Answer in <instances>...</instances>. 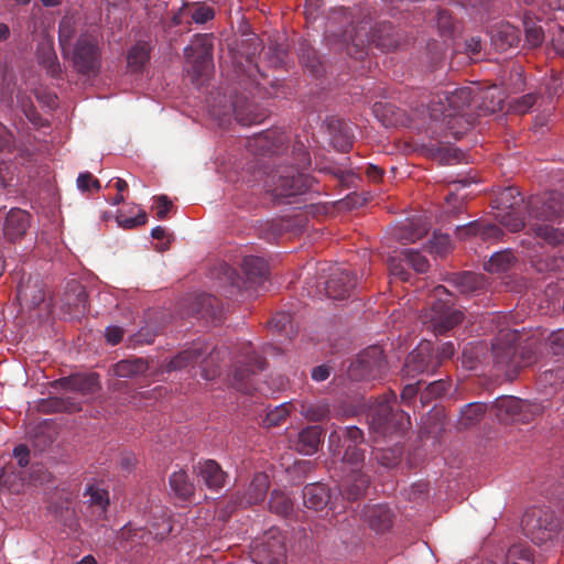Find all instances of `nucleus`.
<instances>
[{
    "mask_svg": "<svg viewBox=\"0 0 564 564\" xmlns=\"http://www.w3.org/2000/svg\"><path fill=\"white\" fill-rule=\"evenodd\" d=\"M558 217L564 218V210L556 196L552 195L547 200L534 199L530 203L528 225L535 237L550 246L564 243V231L551 225Z\"/></svg>",
    "mask_w": 564,
    "mask_h": 564,
    "instance_id": "1",
    "label": "nucleus"
},
{
    "mask_svg": "<svg viewBox=\"0 0 564 564\" xmlns=\"http://www.w3.org/2000/svg\"><path fill=\"white\" fill-rule=\"evenodd\" d=\"M452 295L443 285L436 286L430 299V307L422 318L427 329L435 335H443L463 322L464 313L455 308Z\"/></svg>",
    "mask_w": 564,
    "mask_h": 564,
    "instance_id": "2",
    "label": "nucleus"
},
{
    "mask_svg": "<svg viewBox=\"0 0 564 564\" xmlns=\"http://www.w3.org/2000/svg\"><path fill=\"white\" fill-rule=\"evenodd\" d=\"M393 400H395V394L390 392L389 394L378 398L370 408V429L383 436L404 431L411 424L406 412L392 410L391 401Z\"/></svg>",
    "mask_w": 564,
    "mask_h": 564,
    "instance_id": "3",
    "label": "nucleus"
},
{
    "mask_svg": "<svg viewBox=\"0 0 564 564\" xmlns=\"http://www.w3.org/2000/svg\"><path fill=\"white\" fill-rule=\"evenodd\" d=\"M25 158L22 149H15L12 133L0 126V185L2 188L18 184L23 174Z\"/></svg>",
    "mask_w": 564,
    "mask_h": 564,
    "instance_id": "4",
    "label": "nucleus"
},
{
    "mask_svg": "<svg viewBox=\"0 0 564 564\" xmlns=\"http://www.w3.org/2000/svg\"><path fill=\"white\" fill-rule=\"evenodd\" d=\"M521 522L523 531L535 544L552 541L560 531L555 513L549 508H530L523 514Z\"/></svg>",
    "mask_w": 564,
    "mask_h": 564,
    "instance_id": "5",
    "label": "nucleus"
},
{
    "mask_svg": "<svg viewBox=\"0 0 564 564\" xmlns=\"http://www.w3.org/2000/svg\"><path fill=\"white\" fill-rule=\"evenodd\" d=\"M436 99L430 105V113L434 119L452 118L463 113L474 99L470 87H460L453 90H443L436 94Z\"/></svg>",
    "mask_w": 564,
    "mask_h": 564,
    "instance_id": "6",
    "label": "nucleus"
},
{
    "mask_svg": "<svg viewBox=\"0 0 564 564\" xmlns=\"http://www.w3.org/2000/svg\"><path fill=\"white\" fill-rule=\"evenodd\" d=\"M74 69L82 75H96L101 66V50L96 35L82 34L72 51Z\"/></svg>",
    "mask_w": 564,
    "mask_h": 564,
    "instance_id": "7",
    "label": "nucleus"
},
{
    "mask_svg": "<svg viewBox=\"0 0 564 564\" xmlns=\"http://www.w3.org/2000/svg\"><path fill=\"white\" fill-rule=\"evenodd\" d=\"M186 56L185 70L191 77L193 84H203L209 77L214 69L212 45L199 40L184 48Z\"/></svg>",
    "mask_w": 564,
    "mask_h": 564,
    "instance_id": "8",
    "label": "nucleus"
},
{
    "mask_svg": "<svg viewBox=\"0 0 564 564\" xmlns=\"http://www.w3.org/2000/svg\"><path fill=\"white\" fill-rule=\"evenodd\" d=\"M386 370L387 361L383 350L379 346H370L350 365L348 376L354 380H375Z\"/></svg>",
    "mask_w": 564,
    "mask_h": 564,
    "instance_id": "9",
    "label": "nucleus"
},
{
    "mask_svg": "<svg viewBox=\"0 0 564 564\" xmlns=\"http://www.w3.org/2000/svg\"><path fill=\"white\" fill-rule=\"evenodd\" d=\"M267 191L275 198L290 197L304 193L307 189L306 177L293 169L273 174L265 182Z\"/></svg>",
    "mask_w": 564,
    "mask_h": 564,
    "instance_id": "10",
    "label": "nucleus"
},
{
    "mask_svg": "<svg viewBox=\"0 0 564 564\" xmlns=\"http://www.w3.org/2000/svg\"><path fill=\"white\" fill-rule=\"evenodd\" d=\"M440 366L441 360L434 358L432 344L422 341L408 355L402 371L405 377L414 378L421 373H433Z\"/></svg>",
    "mask_w": 564,
    "mask_h": 564,
    "instance_id": "11",
    "label": "nucleus"
},
{
    "mask_svg": "<svg viewBox=\"0 0 564 564\" xmlns=\"http://www.w3.org/2000/svg\"><path fill=\"white\" fill-rule=\"evenodd\" d=\"M356 46L364 47L365 43L373 44L382 51H390L399 45V39L394 32V29L389 22H381L376 24L368 34L367 25H360L356 32Z\"/></svg>",
    "mask_w": 564,
    "mask_h": 564,
    "instance_id": "12",
    "label": "nucleus"
},
{
    "mask_svg": "<svg viewBox=\"0 0 564 564\" xmlns=\"http://www.w3.org/2000/svg\"><path fill=\"white\" fill-rule=\"evenodd\" d=\"M265 359L256 352H247L246 359L235 366L231 384L239 391H251V377L265 368Z\"/></svg>",
    "mask_w": 564,
    "mask_h": 564,
    "instance_id": "13",
    "label": "nucleus"
},
{
    "mask_svg": "<svg viewBox=\"0 0 564 564\" xmlns=\"http://www.w3.org/2000/svg\"><path fill=\"white\" fill-rule=\"evenodd\" d=\"M31 226V215L21 208H11L4 217L2 234L8 242L21 240Z\"/></svg>",
    "mask_w": 564,
    "mask_h": 564,
    "instance_id": "14",
    "label": "nucleus"
},
{
    "mask_svg": "<svg viewBox=\"0 0 564 564\" xmlns=\"http://www.w3.org/2000/svg\"><path fill=\"white\" fill-rule=\"evenodd\" d=\"M356 285V276L346 269H336L325 283V292L329 299L344 300L349 296Z\"/></svg>",
    "mask_w": 564,
    "mask_h": 564,
    "instance_id": "15",
    "label": "nucleus"
},
{
    "mask_svg": "<svg viewBox=\"0 0 564 564\" xmlns=\"http://www.w3.org/2000/svg\"><path fill=\"white\" fill-rule=\"evenodd\" d=\"M55 386L83 395L95 393L100 388L99 377L96 373H75L58 379Z\"/></svg>",
    "mask_w": 564,
    "mask_h": 564,
    "instance_id": "16",
    "label": "nucleus"
},
{
    "mask_svg": "<svg viewBox=\"0 0 564 564\" xmlns=\"http://www.w3.org/2000/svg\"><path fill=\"white\" fill-rule=\"evenodd\" d=\"M194 471L197 475L198 481L212 490H218L225 485L226 473L214 459L198 462L194 467Z\"/></svg>",
    "mask_w": 564,
    "mask_h": 564,
    "instance_id": "17",
    "label": "nucleus"
},
{
    "mask_svg": "<svg viewBox=\"0 0 564 564\" xmlns=\"http://www.w3.org/2000/svg\"><path fill=\"white\" fill-rule=\"evenodd\" d=\"M17 297L22 305L34 308L40 305L45 297L43 284L37 278H22L18 286Z\"/></svg>",
    "mask_w": 564,
    "mask_h": 564,
    "instance_id": "18",
    "label": "nucleus"
},
{
    "mask_svg": "<svg viewBox=\"0 0 564 564\" xmlns=\"http://www.w3.org/2000/svg\"><path fill=\"white\" fill-rule=\"evenodd\" d=\"M456 236L459 239H466L470 236H475L479 237L484 241H491L500 239L502 231L497 225L475 220L467 225L458 226L456 228Z\"/></svg>",
    "mask_w": 564,
    "mask_h": 564,
    "instance_id": "19",
    "label": "nucleus"
},
{
    "mask_svg": "<svg viewBox=\"0 0 564 564\" xmlns=\"http://www.w3.org/2000/svg\"><path fill=\"white\" fill-rule=\"evenodd\" d=\"M270 487L269 477L264 473H257L245 494L238 497V505L249 507L263 501Z\"/></svg>",
    "mask_w": 564,
    "mask_h": 564,
    "instance_id": "20",
    "label": "nucleus"
},
{
    "mask_svg": "<svg viewBox=\"0 0 564 564\" xmlns=\"http://www.w3.org/2000/svg\"><path fill=\"white\" fill-rule=\"evenodd\" d=\"M207 354V345L196 343L189 348L178 352L166 365L167 371L182 370L187 367L200 365L203 356Z\"/></svg>",
    "mask_w": 564,
    "mask_h": 564,
    "instance_id": "21",
    "label": "nucleus"
},
{
    "mask_svg": "<svg viewBox=\"0 0 564 564\" xmlns=\"http://www.w3.org/2000/svg\"><path fill=\"white\" fill-rule=\"evenodd\" d=\"M365 521L370 529L383 533L388 531L393 523V512L388 506L373 505L366 507L364 511Z\"/></svg>",
    "mask_w": 564,
    "mask_h": 564,
    "instance_id": "22",
    "label": "nucleus"
},
{
    "mask_svg": "<svg viewBox=\"0 0 564 564\" xmlns=\"http://www.w3.org/2000/svg\"><path fill=\"white\" fill-rule=\"evenodd\" d=\"M492 406L496 409V415L500 421L519 422L523 400L510 395H502L495 400Z\"/></svg>",
    "mask_w": 564,
    "mask_h": 564,
    "instance_id": "23",
    "label": "nucleus"
},
{
    "mask_svg": "<svg viewBox=\"0 0 564 564\" xmlns=\"http://www.w3.org/2000/svg\"><path fill=\"white\" fill-rule=\"evenodd\" d=\"M496 218L511 232L520 231L525 226L530 228L528 225L529 220L524 221L523 208L518 203L506 208H499ZM529 230L532 231L531 229Z\"/></svg>",
    "mask_w": 564,
    "mask_h": 564,
    "instance_id": "24",
    "label": "nucleus"
},
{
    "mask_svg": "<svg viewBox=\"0 0 564 564\" xmlns=\"http://www.w3.org/2000/svg\"><path fill=\"white\" fill-rule=\"evenodd\" d=\"M491 41L497 50L506 51L519 43V30L509 23H501L492 30Z\"/></svg>",
    "mask_w": 564,
    "mask_h": 564,
    "instance_id": "25",
    "label": "nucleus"
},
{
    "mask_svg": "<svg viewBox=\"0 0 564 564\" xmlns=\"http://www.w3.org/2000/svg\"><path fill=\"white\" fill-rule=\"evenodd\" d=\"M304 506L313 510H322L329 502V491L322 484H310L303 488Z\"/></svg>",
    "mask_w": 564,
    "mask_h": 564,
    "instance_id": "26",
    "label": "nucleus"
},
{
    "mask_svg": "<svg viewBox=\"0 0 564 564\" xmlns=\"http://www.w3.org/2000/svg\"><path fill=\"white\" fill-rule=\"evenodd\" d=\"M323 430L319 426H307L299 433L295 448L304 455L314 454L321 443Z\"/></svg>",
    "mask_w": 564,
    "mask_h": 564,
    "instance_id": "27",
    "label": "nucleus"
},
{
    "mask_svg": "<svg viewBox=\"0 0 564 564\" xmlns=\"http://www.w3.org/2000/svg\"><path fill=\"white\" fill-rule=\"evenodd\" d=\"M149 369V364L143 358L124 359L117 362L113 372L119 378L130 379L144 375Z\"/></svg>",
    "mask_w": 564,
    "mask_h": 564,
    "instance_id": "28",
    "label": "nucleus"
},
{
    "mask_svg": "<svg viewBox=\"0 0 564 564\" xmlns=\"http://www.w3.org/2000/svg\"><path fill=\"white\" fill-rule=\"evenodd\" d=\"M296 410L311 422H319L329 416V405L325 401L296 403Z\"/></svg>",
    "mask_w": 564,
    "mask_h": 564,
    "instance_id": "29",
    "label": "nucleus"
},
{
    "mask_svg": "<svg viewBox=\"0 0 564 564\" xmlns=\"http://www.w3.org/2000/svg\"><path fill=\"white\" fill-rule=\"evenodd\" d=\"M150 58V47L145 42L133 45L127 55L128 68L131 72H140Z\"/></svg>",
    "mask_w": 564,
    "mask_h": 564,
    "instance_id": "30",
    "label": "nucleus"
},
{
    "mask_svg": "<svg viewBox=\"0 0 564 564\" xmlns=\"http://www.w3.org/2000/svg\"><path fill=\"white\" fill-rule=\"evenodd\" d=\"M485 276L479 273L464 272L454 279V283L460 293L470 294L484 289Z\"/></svg>",
    "mask_w": 564,
    "mask_h": 564,
    "instance_id": "31",
    "label": "nucleus"
},
{
    "mask_svg": "<svg viewBox=\"0 0 564 564\" xmlns=\"http://www.w3.org/2000/svg\"><path fill=\"white\" fill-rule=\"evenodd\" d=\"M516 262V257L510 250L496 252L484 264V269L490 273L506 272L512 268Z\"/></svg>",
    "mask_w": 564,
    "mask_h": 564,
    "instance_id": "32",
    "label": "nucleus"
},
{
    "mask_svg": "<svg viewBox=\"0 0 564 564\" xmlns=\"http://www.w3.org/2000/svg\"><path fill=\"white\" fill-rule=\"evenodd\" d=\"M170 487L181 499H188L194 494V485L183 469L174 471L170 476Z\"/></svg>",
    "mask_w": 564,
    "mask_h": 564,
    "instance_id": "33",
    "label": "nucleus"
},
{
    "mask_svg": "<svg viewBox=\"0 0 564 564\" xmlns=\"http://www.w3.org/2000/svg\"><path fill=\"white\" fill-rule=\"evenodd\" d=\"M344 495L348 500H356L361 497L368 486L369 479L364 474H355L345 480Z\"/></svg>",
    "mask_w": 564,
    "mask_h": 564,
    "instance_id": "34",
    "label": "nucleus"
},
{
    "mask_svg": "<svg viewBox=\"0 0 564 564\" xmlns=\"http://www.w3.org/2000/svg\"><path fill=\"white\" fill-rule=\"evenodd\" d=\"M219 351L216 348L209 349L207 346V354L203 356L200 361V376L205 380H213L219 376Z\"/></svg>",
    "mask_w": 564,
    "mask_h": 564,
    "instance_id": "35",
    "label": "nucleus"
},
{
    "mask_svg": "<svg viewBox=\"0 0 564 564\" xmlns=\"http://www.w3.org/2000/svg\"><path fill=\"white\" fill-rule=\"evenodd\" d=\"M269 508L279 516L288 517L293 512L294 503L285 492L273 490L270 496Z\"/></svg>",
    "mask_w": 564,
    "mask_h": 564,
    "instance_id": "36",
    "label": "nucleus"
},
{
    "mask_svg": "<svg viewBox=\"0 0 564 564\" xmlns=\"http://www.w3.org/2000/svg\"><path fill=\"white\" fill-rule=\"evenodd\" d=\"M487 405L480 402H471L460 410L459 424L463 427H469L478 423L484 416Z\"/></svg>",
    "mask_w": 564,
    "mask_h": 564,
    "instance_id": "37",
    "label": "nucleus"
},
{
    "mask_svg": "<svg viewBox=\"0 0 564 564\" xmlns=\"http://www.w3.org/2000/svg\"><path fill=\"white\" fill-rule=\"evenodd\" d=\"M505 564H533L532 551L527 545L514 544L508 550Z\"/></svg>",
    "mask_w": 564,
    "mask_h": 564,
    "instance_id": "38",
    "label": "nucleus"
},
{
    "mask_svg": "<svg viewBox=\"0 0 564 564\" xmlns=\"http://www.w3.org/2000/svg\"><path fill=\"white\" fill-rule=\"evenodd\" d=\"M426 232L427 228L425 226L409 221L398 229L395 237L401 241L414 242L421 239Z\"/></svg>",
    "mask_w": 564,
    "mask_h": 564,
    "instance_id": "39",
    "label": "nucleus"
},
{
    "mask_svg": "<svg viewBox=\"0 0 564 564\" xmlns=\"http://www.w3.org/2000/svg\"><path fill=\"white\" fill-rule=\"evenodd\" d=\"M291 408L296 410L294 403H283L269 411L263 420L267 427L278 426L290 415Z\"/></svg>",
    "mask_w": 564,
    "mask_h": 564,
    "instance_id": "40",
    "label": "nucleus"
},
{
    "mask_svg": "<svg viewBox=\"0 0 564 564\" xmlns=\"http://www.w3.org/2000/svg\"><path fill=\"white\" fill-rule=\"evenodd\" d=\"M242 270L251 278L263 276L268 272V263L263 258L249 256L242 261Z\"/></svg>",
    "mask_w": 564,
    "mask_h": 564,
    "instance_id": "41",
    "label": "nucleus"
},
{
    "mask_svg": "<svg viewBox=\"0 0 564 564\" xmlns=\"http://www.w3.org/2000/svg\"><path fill=\"white\" fill-rule=\"evenodd\" d=\"M492 352L495 355V359L497 364L507 366V367H518L520 364L514 361L516 357V348L512 345L507 347H502V345L497 341L492 345Z\"/></svg>",
    "mask_w": 564,
    "mask_h": 564,
    "instance_id": "42",
    "label": "nucleus"
},
{
    "mask_svg": "<svg viewBox=\"0 0 564 564\" xmlns=\"http://www.w3.org/2000/svg\"><path fill=\"white\" fill-rule=\"evenodd\" d=\"M0 486L11 494H19L24 485L20 474L2 469L0 473Z\"/></svg>",
    "mask_w": 564,
    "mask_h": 564,
    "instance_id": "43",
    "label": "nucleus"
},
{
    "mask_svg": "<svg viewBox=\"0 0 564 564\" xmlns=\"http://www.w3.org/2000/svg\"><path fill=\"white\" fill-rule=\"evenodd\" d=\"M524 36L525 44L532 48L540 46L544 41L542 28L530 20L524 21Z\"/></svg>",
    "mask_w": 564,
    "mask_h": 564,
    "instance_id": "44",
    "label": "nucleus"
},
{
    "mask_svg": "<svg viewBox=\"0 0 564 564\" xmlns=\"http://www.w3.org/2000/svg\"><path fill=\"white\" fill-rule=\"evenodd\" d=\"M401 254L408 264H410L417 273H424L429 270V260L417 250L404 249Z\"/></svg>",
    "mask_w": 564,
    "mask_h": 564,
    "instance_id": "45",
    "label": "nucleus"
},
{
    "mask_svg": "<svg viewBox=\"0 0 564 564\" xmlns=\"http://www.w3.org/2000/svg\"><path fill=\"white\" fill-rule=\"evenodd\" d=\"M429 252L435 256L443 257L452 249V242L448 235L434 234L433 238L429 241Z\"/></svg>",
    "mask_w": 564,
    "mask_h": 564,
    "instance_id": "46",
    "label": "nucleus"
},
{
    "mask_svg": "<svg viewBox=\"0 0 564 564\" xmlns=\"http://www.w3.org/2000/svg\"><path fill=\"white\" fill-rule=\"evenodd\" d=\"M75 34V26L70 19H63L58 28V41L62 47L63 54H67V48L70 44V40Z\"/></svg>",
    "mask_w": 564,
    "mask_h": 564,
    "instance_id": "47",
    "label": "nucleus"
},
{
    "mask_svg": "<svg viewBox=\"0 0 564 564\" xmlns=\"http://www.w3.org/2000/svg\"><path fill=\"white\" fill-rule=\"evenodd\" d=\"M234 112L236 120L242 126L260 123L263 120V116L261 113H256L251 109V106H248L247 108L235 106Z\"/></svg>",
    "mask_w": 564,
    "mask_h": 564,
    "instance_id": "48",
    "label": "nucleus"
},
{
    "mask_svg": "<svg viewBox=\"0 0 564 564\" xmlns=\"http://www.w3.org/2000/svg\"><path fill=\"white\" fill-rule=\"evenodd\" d=\"M41 64L46 69L47 74L52 77H58L62 73V67L55 52L47 48L41 55Z\"/></svg>",
    "mask_w": 564,
    "mask_h": 564,
    "instance_id": "49",
    "label": "nucleus"
},
{
    "mask_svg": "<svg viewBox=\"0 0 564 564\" xmlns=\"http://www.w3.org/2000/svg\"><path fill=\"white\" fill-rule=\"evenodd\" d=\"M359 445H346L343 455V462L351 465L354 470L359 469L365 460V452L358 447Z\"/></svg>",
    "mask_w": 564,
    "mask_h": 564,
    "instance_id": "50",
    "label": "nucleus"
},
{
    "mask_svg": "<svg viewBox=\"0 0 564 564\" xmlns=\"http://www.w3.org/2000/svg\"><path fill=\"white\" fill-rule=\"evenodd\" d=\"M86 495L89 496L90 505L100 507L102 510L109 505V494L106 489L90 485L86 489Z\"/></svg>",
    "mask_w": 564,
    "mask_h": 564,
    "instance_id": "51",
    "label": "nucleus"
},
{
    "mask_svg": "<svg viewBox=\"0 0 564 564\" xmlns=\"http://www.w3.org/2000/svg\"><path fill=\"white\" fill-rule=\"evenodd\" d=\"M148 221V216L144 210H139L135 217H124L122 214L117 216V223L124 229H132L138 226H143Z\"/></svg>",
    "mask_w": 564,
    "mask_h": 564,
    "instance_id": "52",
    "label": "nucleus"
},
{
    "mask_svg": "<svg viewBox=\"0 0 564 564\" xmlns=\"http://www.w3.org/2000/svg\"><path fill=\"white\" fill-rule=\"evenodd\" d=\"M543 406L539 403H532L523 400V406L521 410V415L519 417V422L528 423L533 420L535 416L542 414Z\"/></svg>",
    "mask_w": 564,
    "mask_h": 564,
    "instance_id": "53",
    "label": "nucleus"
},
{
    "mask_svg": "<svg viewBox=\"0 0 564 564\" xmlns=\"http://www.w3.org/2000/svg\"><path fill=\"white\" fill-rule=\"evenodd\" d=\"M536 102V96L534 94H528L522 97L514 99L511 104V108L517 113H525L528 112L532 106Z\"/></svg>",
    "mask_w": 564,
    "mask_h": 564,
    "instance_id": "54",
    "label": "nucleus"
},
{
    "mask_svg": "<svg viewBox=\"0 0 564 564\" xmlns=\"http://www.w3.org/2000/svg\"><path fill=\"white\" fill-rule=\"evenodd\" d=\"M547 343L553 355H564V329H557L551 333Z\"/></svg>",
    "mask_w": 564,
    "mask_h": 564,
    "instance_id": "55",
    "label": "nucleus"
},
{
    "mask_svg": "<svg viewBox=\"0 0 564 564\" xmlns=\"http://www.w3.org/2000/svg\"><path fill=\"white\" fill-rule=\"evenodd\" d=\"M196 302L198 305L195 310L196 313L202 314L203 316L214 314L212 311L217 302L214 296L209 294L199 295L196 297Z\"/></svg>",
    "mask_w": 564,
    "mask_h": 564,
    "instance_id": "56",
    "label": "nucleus"
},
{
    "mask_svg": "<svg viewBox=\"0 0 564 564\" xmlns=\"http://www.w3.org/2000/svg\"><path fill=\"white\" fill-rule=\"evenodd\" d=\"M344 434L347 445H360L365 442L364 432L355 425L345 427Z\"/></svg>",
    "mask_w": 564,
    "mask_h": 564,
    "instance_id": "57",
    "label": "nucleus"
},
{
    "mask_svg": "<svg viewBox=\"0 0 564 564\" xmlns=\"http://www.w3.org/2000/svg\"><path fill=\"white\" fill-rule=\"evenodd\" d=\"M448 389V384L445 381L438 380L430 383L425 390V392L422 394L423 399L429 398H438L446 393Z\"/></svg>",
    "mask_w": 564,
    "mask_h": 564,
    "instance_id": "58",
    "label": "nucleus"
},
{
    "mask_svg": "<svg viewBox=\"0 0 564 564\" xmlns=\"http://www.w3.org/2000/svg\"><path fill=\"white\" fill-rule=\"evenodd\" d=\"M214 15V9L208 6H198L192 11V19L196 23H206L207 21L212 20Z\"/></svg>",
    "mask_w": 564,
    "mask_h": 564,
    "instance_id": "59",
    "label": "nucleus"
},
{
    "mask_svg": "<svg viewBox=\"0 0 564 564\" xmlns=\"http://www.w3.org/2000/svg\"><path fill=\"white\" fill-rule=\"evenodd\" d=\"M156 334L149 327L141 328L132 335L131 340L137 345H149L154 341Z\"/></svg>",
    "mask_w": 564,
    "mask_h": 564,
    "instance_id": "60",
    "label": "nucleus"
},
{
    "mask_svg": "<svg viewBox=\"0 0 564 564\" xmlns=\"http://www.w3.org/2000/svg\"><path fill=\"white\" fill-rule=\"evenodd\" d=\"M124 330L119 326H108L105 332V337L108 344L118 345L123 337Z\"/></svg>",
    "mask_w": 564,
    "mask_h": 564,
    "instance_id": "61",
    "label": "nucleus"
},
{
    "mask_svg": "<svg viewBox=\"0 0 564 564\" xmlns=\"http://www.w3.org/2000/svg\"><path fill=\"white\" fill-rule=\"evenodd\" d=\"M437 25L443 33H451L454 29L451 14H448L446 11L438 12Z\"/></svg>",
    "mask_w": 564,
    "mask_h": 564,
    "instance_id": "62",
    "label": "nucleus"
},
{
    "mask_svg": "<svg viewBox=\"0 0 564 564\" xmlns=\"http://www.w3.org/2000/svg\"><path fill=\"white\" fill-rule=\"evenodd\" d=\"M158 202V213L156 216L159 219H164L167 216V213L170 212L172 207V202L169 199L167 196L161 195L156 198Z\"/></svg>",
    "mask_w": 564,
    "mask_h": 564,
    "instance_id": "63",
    "label": "nucleus"
},
{
    "mask_svg": "<svg viewBox=\"0 0 564 564\" xmlns=\"http://www.w3.org/2000/svg\"><path fill=\"white\" fill-rule=\"evenodd\" d=\"M13 455L18 459L20 467H25L29 464L30 451L26 445L15 446Z\"/></svg>",
    "mask_w": 564,
    "mask_h": 564,
    "instance_id": "64",
    "label": "nucleus"
}]
</instances>
